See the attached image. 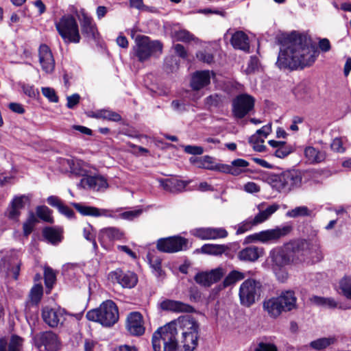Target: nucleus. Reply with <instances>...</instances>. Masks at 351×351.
Segmentation results:
<instances>
[{"label": "nucleus", "instance_id": "obj_1", "mask_svg": "<svg viewBox=\"0 0 351 351\" xmlns=\"http://www.w3.org/2000/svg\"><path fill=\"white\" fill-rule=\"evenodd\" d=\"M199 324L191 315H182L153 333L154 351H194L199 338Z\"/></svg>", "mask_w": 351, "mask_h": 351}, {"label": "nucleus", "instance_id": "obj_2", "mask_svg": "<svg viewBox=\"0 0 351 351\" xmlns=\"http://www.w3.org/2000/svg\"><path fill=\"white\" fill-rule=\"evenodd\" d=\"M284 38L276 62L278 67L291 70L303 69L315 61L317 51L306 34L293 32Z\"/></svg>", "mask_w": 351, "mask_h": 351}, {"label": "nucleus", "instance_id": "obj_3", "mask_svg": "<svg viewBox=\"0 0 351 351\" xmlns=\"http://www.w3.org/2000/svg\"><path fill=\"white\" fill-rule=\"evenodd\" d=\"M302 180L300 171L292 169L272 175L269 178V183L274 190L279 193H288L300 187L302 184Z\"/></svg>", "mask_w": 351, "mask_h": 351}, {"label": "nucleus", "instance_id": "obj_4", "mask_svg": "<svg viewBox=\"0 0 351 351\" xmlns=\"http://www.w3.org/2000/svg\"><path fill=\"white\" fill-rule=\"evenodd\" d=\"M86 318L97 322L104 326H111L119 319V311L116 304L112 300L104 302L99 308L87 312Z\"/></svg>", "mask_w": 351, "mask_h": 351}, {"label": "nucleus", "instance_id": "obj_5", "mask_svg": "<svg viewBox=\"0 0 351 351\" xmlns=\"http://www.w3.org/2000/svg\"><path fill=\"white\" fill-rule=\"evenodd\" d=\"M56 28L65 43H79L81 39L77 23L71 15H64L55 23Z\"/></svg>", "mask_w": 351, "mask_h": 351}, {"label": "nucleus", "instance_id": "obj_6", "mask_svg": "<svg viewBox=\"0 0 351 351\" xmlns=\"http://www.w3.org/2000/svg\"><path fill=\"white\" fill-rule=\"evenodd\" d=\"M134 56L140 62L147 60L154 53L162 51V44L158 40H151L148 36L138 35L135 38Z\"/></svg>", "mask_w": 351, "mask_h": 351}, {"label": "nucleus", "instance_id": "obj_7", "mask_svg": "<svg viewBox=\"0 0 351 351\" xmlns=\"http://www.w3.org/2000/svg\"><path fill=\"white\" fill-rule=\"evenodd\" d=\"M291 253L295 258V261H303L306 257L308 256L319 261L323 257L318 243L309 242L304 239L298 240L294 243Z\"/></svg>", "mask_w": 351, "mask_h": 351}, {"label": "nucleus", "instance_id": "obj_8", "mask_svg": "<svg viewBox=\"0 0 351 351\" xmlns=\"http://www.w3.org/2000/svg\"><path fill=\"white\" fill-rule=\"evenodd\" d=\"M262 284L253 278L245 280L240 286L239 295L241 304L250 306L261 295Z\"/></svg>", "mask_w": 351, "mask_h": 351}, {"label": "nucleus", "instance_id": "obj_9", "mask_svg": "<svg viewBox=\"0 0 351 351\" xmlns=\"http://www.w3.org/2000/svg\"><path fill=\"white\" fill-rule=\"evenodd\" d=\"M264 204L258 205L259 212L254 217H249L243 221L238 226L237 230V234H241L244 232L251 230L254 226L261 224L267 221L274 213H276L280 208L277 204H273L269 206L265 210H262Z\"/></svg>", "mask_w": 351, "mask_h": 351}, {"label": "nucleus", "instance_id": "obj_10", "mask_svg": "<svg viewBox=\"0 0 351 351\" xmlns=\"http://www.w3.org/2000/svg\"><path fill=\"white\" fill-rule=\"evenodd\" d=\"M291 230V227L289 226L276 227L274 229L263 230L259 232L250 234L246 237V241L248 243L258 241L263 243H276L280 238L287 235Z\"/></svg>", "mask_w": 351, "mask_h": 351}, {"label": "nucleus", "instance_id": "obj_11", "mask_svg": "<svg viewBox=\"0 0 351 351\" xmlns=\"http://www.w3.org/2000/svg\"><path fill=\"white\" fill-rule=\"evenodd\" d=\"M21 261L19 252L12 250L2 252L0 260V271L7 276L12 275L15 280L19 276Z\"/></svg>", "mask_w": 351, "mask_h": 351}, {"label": "nucleus", "instance_id": "obj_12", "mask_svg": "<svg viewBox=\"0 0 351 351\" xmlns=\"http://www.w3.org/2000/svg\"><path fill=\"white\" fill-rule=\"evenodd\" d=\"M255 99L250 95L243 93L232 101V114L235 119H241L254 110Z\"/></svg>", "mask_w": 351, "mask_h": 351}, {"label": "nucleus", "instance_id": "obj_13", "mask_svg": "<svg viewBox=\"0 0 351 351\" xmlns=\"http://www.w3.org/2000/svg\"><path fill=\"white\" fill-rule=\"evenodd\" d=\"M33 341L40 351H57L61 346L57 335L52 331L39 332L34 337Z\"/></svg>", "mask_w": 351, "mask_h": 351}, {"label": "nucleus", "instance_id": "obj_14", "mask_svg": "<svg viewBox=\"0 0 351 351\" xmlns=\"http://www.w3.org/2000/svg\"><path fill=\"white\" fill-rule=\"evenodd\" d=\"M188 241L180 236L160 239L157 241V249L162 252L174 253L187 248Z\"/></svg>", "mask_w": 351, "mask_h": 351}, {"label": "nucleus", "instance_id": "obj_15", "mask_svg": "<svg viewBox=\"0 0 351 351\" xmlns=\"http://www.w3.org/2000/svg\"><path fill=\"white\" fill-rule=\"evenodd\" d=\"M66 313L61 308H51L45 306L42 310V317L44 322L50 327L55 328L63 324L66 319Z\"/></svg>", "mask_w": 351, "mask_h": 351}, {"label": "nucleus", "instance_id": "obj_16", "mask_svg": "<svg viewBox=\"0 0 351 351\" xmlns=\"http://www.w3.org/2000/svg\"><path fill=\"white\" fill-rule=\"evenodd\" d=\"M109 278L112 282L119 283L123 288H132L138 281L136 274L131 271L124 272L121 269H116L109 274Z\"/></svg>", "mask_w": 351, "mask_h": 351}, {"label": "nucleus", "instance_id": "obj_17", "mask_svg": "<svg viewBox=\"0 0 351 351\" xmlns=\"http://www.w3.org/2000/svg\"><path fill=\"white\" fill-rule=\"evenodd\" d=\"M78 19L82 34L88 40H96L99 33L93 19L84 10L81 12Z\"/></svg>", "mask_w": 351, "mask_h": 351}, {"label": "nucleus", "instance_id": "obj_18", "mask_svg": "<svg viewBox=\"0 0 351 351\" xmlns=\"http://www.w3.org/2000/svg\"><path fill=\"white\" fill-rule=\"evenodd\" d=\"M29 201V198L27 195L14 196L6 209L5 216L10 220L17 221L21 210L25 208V202Z\"/></svg>", "mask_w": 351, "mask_h": 351}, {"label": "nucleus", "instance_id": "obj_19", "mask_svg": "<svg viewBox=\"0 0 351 351\" xmlns=\"http://www.w3.org/2000/svg\"><path fill=\"white\" fill-rule=\"evenodd\" d=\"M73 206L84 216H92L95 217L104 216L106 217L114 218L116 217L115 213L119 211V209L108 210L98 208L94 206H84L78 203H73Z\"/></svg>", "mask_w": 351, "mask_h": 351}, {"label": "nucleus", "instance_id": "obj_20", "mask_svg": "<svg viewBox=\"0 0 351 351\" xmlns=\"http://www.w3.org/2000/svg\"><path fill=\"white\" fill-rule=\"evenodd\" d=\"M225 271L222 267H217L210 271L199 272L195 276L197 283L204 286L210 287L211 285L218 282L224 276Z\"/></svg>", "mask_w": 351, "mask_h": 351}, {"label": "nucleus", "instance_id": "obj_21", "mask_svg": "<svg viewBox=\"0 0 351 351\" xmlns=\"http://www.w3.org/2000/svg\"><path fill=\"white\" fill-rule=\"evenodd\" d=\"M38 58L43 71L46 73H51L54 71L56 64L51 50L47 45H40Z\"/></svg>", "mask_w": 351, "mask_h": 351}, {"label": "nucleus", "instance_id": "obj_22", "mask_svg": "<svg viewBox=\"0 0 351 351\" xmlns=\"http://www.w3.org/2000/svg\"><path fill=\"white\" fill-rule=\"evenodd\" d=\"M77 186L84 189L100 191L106 189L108 187V184L104 177L94 176L82 178Z\"/></svg>", "mask_w": 351, "mask_h": 351}, {"label": "nucleus", "instance_id": "obj_23", "mask_svg": "<svg viewBox=\"0 0 351 351\" xmlns=\"http://www.w3.org/2000/svg\"><path fill=\"white\" fill-rule=\"evenodd\" d=\"M126 328L134 336H141L145 332L142 315L138 312H132L127 317Z\"/></svg>", "mask_w": 351, "mask_h": 351}, {"label": "nucleus", "instance_id": "obj_24", "mask_svg": "<svg viewBox=\"0 0 351 351\" xmlns=\"http://www.w3.org/2000/svg\"><path fill=\"white\" fill-rule=\"evenodd\" d=\"M160 307L163 311H172L176 313H193L195 308L186 303L178 300L166 299L160 303Z\"/></svg>", "mask_w": 351, "mask_h": 351}, {"label": "nucleus", "instance_id": "obj_25", "mask_svg": "<svg viewBox=\"0 0 351 351\" xmlns=\"http://www.w3.org/2000/svg\"><path fill=\"white\" fill-rule=\"evenodd\" d=\"M273 269L281 268L295 261V258L291 252L279 250L272 254Z\"/></svg>", "mask_w": 351, "mask_h": 351}, {"label": "nucleus", "instance_id": "obj_26", "mask_svg": "<svg viewBox=\"0 0 351 351\" xmlns=\"http://www.w3.org/2000/svg\"><path fill=\"white\" fill-rule=\"evenodd\" d=\"M210 82V73L209 71H196L192 75L191 86L193 90H198L208 85Z\"/></svg>", "mask_w": 351, "mask_h": 351}, {"label": "nucleus", "instance_id": "obj_27", "mask_svg": "<svg viewBox=\"0 0 351 351\" xmlns=\"http://www.w3.org/2000/svg\"><path fill=\"white\" fill-rule=\"evenodd\" d=\"M230 43L234 49L248 51L250 42L247 35L243 31H237L231 36Z\"/></svg>", "mask_w": 351, "mask_h": 351}, {"label": "nucleus", "instance_id": "obj_28", "mask_svg": "<svg viewBox=\"0 0 351 351\" xmlns=\"http://www.w3.org/2000/svg\"><path fill=\"white\" fill-rule=\"evenodd\" d=\"M263 308L268 315L274 318L278 317L285 311L278 297L271 298L263 302Z\"/></svg>", "mask_w": 351, "mask_h": 351}, {"label": "nucleus", "instance_id": "obj_29", "mask_svg": "<svg viewBox=\"0 0 351 351\" xmlns=\"http://www.w3.org/2000/svg\"><path fill=\"white\" fill-rule=\"evenodd\" d=\"M262 249L256 246H250L241 250L238 254L241 261L254 262L261 256Z\"/></svg>", "mask_w": 351, "mask_h": 351}, {"label": "nucleus", "instance_id": "obj_30", "mask_svg": "<svg viewBox=\"0 0 351 351\" xmlns=\"http://www.w3.org/2000/svg\"><path fill=\"white\" fill-rule=\"evenodd\" d=\"M160 184L165 191L176 193L184 191L188 182L176 178H171L162 181Z\"/></svg>", "mask_w": 351, "mask_h": 351}, {"label": "nucleus", "instance_id": "obj_31", "mask_svg": "<svg viewBox=\"0 0 351 351\" xmlns=\"http://www.w3.org/2000/svg\"><path fill=\"white\" fill-rule=\"evenodd\" d=\"M278 298L285 311H290L296 308L297 298L293 291H282Z\"/></svg>", "mask_w": 351, "mask_h": 351}, {"label": "nucleus", "instance_id": "obj_32", "mask_svg": "<svg viewBox=\"0 0 351 351\" xmlns=\"http://www.w3.org/2000/svg\"><path fill=\"white\" fill-rule=\"evenodd\" d=\"M304 153L306 161L311 164L319 163L326 159L325 152L315 149L313 147L309 146L306 147Z\"/></svg>", "mask_w": 351, "mask_h": 351}, {"label": "nucleus", "instance_id": "obj_33", "mask_svg": "<svg viewBox=\"0 0 351 351\" xmlns=\"http://www.w3.org/2000/svg\"><path fill=\"white\" fill-rule=\"evenodd\" d=\"M23 343V339L17 335L11 337L8 351H21ZM6 340L4 338H0V351H6Z\"/></svg>", "mask_w": 351, "mask_h": 351}, {"label": "nucleus", "instance_id": "obj_34", "mask_svg": "<svg viewBox=\"0 0 351 351\" xmlns=\"http://www.w3.org/2000/svg\"><path fill=\"white\" fill-rule=\"evenodd\" d=\"M191 163L195 165L198 168L213 170L215 162L213 158L210 156H204L202 157H191Z\"/></svg>", "mask_w": 351, "mask_h": 351}, {"label": "nucleus", "instance_id": "obj_35", "mask_svg": "<svg viewBox=\"0 0 351 351\" xmlns=\"http://www.w3.org/2000/svg\"><path fill=\"white\" fill-rule=\"evenodd\" d=\"M313 210L306 206H297L286 213V216L289 218L312 217Z\"/></svg>", "mask_w": 351, "mask_h": 351}, {"label": "nucleus", "instance_id": "obj_36", "mask_svg": "<svg viewBox=\"0 0 351 351\" xmlns=\"http://www.w3.org/2000/svg\"><path fill=\"white\" fill-rule=\"evenodd\" d=\"M246 277V274L237 270H232L224 278L223 285L227 287L235 284L237 282L243 280Z\"/></svg>", "mask_w": 351, "mask_h": 351}, {"label": "nucleus", "instance_id": "obj_37", "mask_svg": "<svg viewBox=\"0 0 351 351\" xmlns=\"http://www.w3.org/2000/svg\"><path fill=\"white\" fill-rule=\"evenodd\" d=\"M102 237H106L110 241L121 240L123 237V232L117 228L108 227L101 230Z\"/></svg>", "mask_w": 351, "mask_h": 351}, {"label": "nucleus", "instance_id": "obj_38", "mask_svg": "<svg viewBox=\"0 0 351 351\" xmlns=\"http://www.w3.org/2000/svg\"><path fill=\"white\" fill-rule=\"evenodd\" d=\"M226 250L227 247L226 245L218 244H204L201 247L202 253L211 255L222 254Z\"/></svg>", "mask_w": 351, "mask_h": 351}, {"label": "nucleus", "instance_id": "obj_39", "mask_svg": "<svg viewBox=\"0 0 351 351\" xmlns=\"http://www.w3.org/2000/svg\"><path fill=\"white\" fill-rule=\"evenodd\" d=\"M339 289L345 298L351 300V276H345L339 280Z\"/></svg>", "mask_w": 351, "mask_h": 351}, {"label": "nucleus", "instance_id": "obj_40", "mask_svg": "<svg viewBox=\"0 0 351 351\" xmlns=\"http://www.w3.org/2000/svg\"><path fill=\"white\" fill-rule=\"evenodd\" d=\"M38 219L33 212H29L26 221L23 224V231L25 237H28L33 231Z\"/></svg>", "mask_w": 351, "mask_h": 351}, {"label": "nucleus", "instance_id": "obj_41", "mask_svg": "<svg viewBox=\"0 0 351 351\" xmlns=\"http://www.w3.org/2000/svg\"><path fill=\"white\" fill-rule=\"evenodd\" d=\"M44 237L50 243L56 244L61 241L60 232L53 228H46L43 231Z\"/></svg>", "mask_w": 351, "mask_h": 351}, {"label": "nucleus", "instance_id": "obj_42", "mask_svg": "<svg viewBox=\"0 0 351 351\" xmlns=\"http://www.w3.org/2000/svg\"><path fill=\"white\" fill-rule=\"evenodd\" d=\"M334 341H335V338L324 337V338H320V339H318L311 341L310 343V346L316 350H323V349L328 347L330 345L334 343Z\"/></svg>", "mask_w": 351, "mask_h": 351}, {"label": "nucleus", "instance_id": "obj_43", "mask_svg": "<svg viewBox=\"0 0 351 351\" xmlns=\"http://www.w3.org/2000/svg\"><path fill=\"white\" fill-rule=\"evenodd\" d=\"M311 301L317 305L328 307V308H336L337 307V303L336 301L331 298H324L319 296H313L311 298Z\"/></svg>", "mask_w": 351, "mask_h": 351}, {"label": "nucleus", "instance_id": "obj_44", "mask_svg": "<svg viewBox=\"0 0 351 351\" xmlns=\"http://www.w3.org/2000/svg\"><path fill=\"white\" fill-rule=\"evenodd\" d=\"M43 289L40 284L35 285L31 289L29 293L30 302L33 304L37 305L43 296Z\"/></svg>", "mask_w": 351, "mask_h": 351}, {"label": "nucleus", "instance_id": "obj_45", "mask_svg": "<svg viewBox=\"0 0 351 351\" xmlns=\"http://www.w3.org/2000/svg\"><path fill=\"white\" fill-rule=\"evenodd\" d=\"M37 216L42 220L53 223V219L51 216V210L46 206H40L36 208Z\"/></svg>", "mask_w": 351, "mask_h": 351}, {"label": "nucleus", "instance_id": "obj_46", "mask_svg": "<svg viewBox=\"0 0 351 351\" xmlns=\"http://www.w3.org/2000/svg\"><path fill=\"white\" fill-rule=\"evenodd\" d=\"M173 36L176 40L185 43L194 40L195 38L193 34L186 29L175 31Z\"/></svg>", "mask_w": 351, "mask_h": 351}, {"label": "nucleus", "instance_id": "obj_47", "mask_svg": "<svg viewBox=\"0 0 351 351\" xmlns=\"http://www.w3.org/2000/svg\"><path fill=\"white\" fill-rule=\"evenodd\" d=\"M264 142L265 139L258 135L253 134L249 138V143L252 145L253 149L259 152H262L265 149Z\"/></svg>", "mask_w": 351, "mask_h": 351}, {"label": "nucleus", "instance_id": "obj_48", "mask_svg": "<svg viewBox=\"0 0 351 351\" xmlns=\"http://www.w3.org/2000/svg\"><path fill=\"white\" fill-rule=\"evenodd\" d=\"M212 171H217L222 173H230L232 176L240 175V171L237 170L235 167H231V165L219 163H215Z\"/></svg>", "mask_w": 351, "mask_h": 351}, {"label": "nucleus", "instance_id": "obj_49", "mask_svg": "<svg viewBox=\"0 0 351 351\" xmlns=\"http://www.w3.org/2000/svg\"><path fill=\"white\" fill-rule=\"evenodd\" d=\"M44 277L45 286L50 290L56 282V274L51 268L47 267L45 268Z\"/></svg>", "mask_w": 351, "mask_h": 351}, {"label": "nucleus", "instance_id": "obj_50", "mask_svg": "<svg viewBox=\"0 0 351 351\" xmlns=\"http://www.w3.org/2000/svg\"><path fill=\"white\" fill-rule=\"evenodd\" d=\"M83 235L86 240L92 242L93 247L96 249L97 245L95 241V232L91 225L86 224L83 228Z\"/></svg>", "mask_w": 351, "mask_h": 351}, {"label": "nucleus", "instance_id": "obj_51", "mask_svg": "<svg viewBox=\"0 0 351 351\" xmlns=\"http://www.w3.org/2000/svg\"><path fill=\"white\" fill-rule=\"evenodd\" d=\"M151 267L154 269L158 276H161V259L152 255L150 252L147 254Z\"/></svg>", "mask_w": 351, "mask_h": 351}, {"label": "nucleus", "instance_id": "obj_52", "mask_svg": "<svg viewBox=\"0 0 351 351\" xmlns=\"http://www.w3.org/2000/svg\"><path fill=\"white\" fill-rule=\"evenodd\" d=\"M228 232L223 228H210V239L226 238Z\"/></svg>", "mask_w": 351, "mask_h": 351}, {"label": "nucleus", "instance_id": "obj_53", "mask_svg": "<svg viewBox=\"0 0 351 351\" xmlns=\"http://www.w3.org/2000/svg\"><path fill=\"white\" fill-rule=\"evenodd\" d=\"M254 351H278V349L273 343L261 341Z\"/></svg>", "mask_w": 351, "mask_h": 351}, {"label": "nucleus", "instance_id": "obj_54", "mask_svg": "<svg viewBox=\"0 0 351 351\" xmlns=\"http://www.w3.org/2000/svg\"><path fill=\"white\" fill-rule=\"evenodd\" d=\"M193 234L202 240H210V228H200L193 230Z\"/></svg>", "mask_w": 351, "mask_h": 351}, {"label": "nucleus", "instance_id": "obj_55", "mask_svg": "<svg viewBox=\"0 0 351 351\" xmlns=\"http://www.w3.org/2000/svg\"><path fill=\"white\" fill-rule=\"evenodd\" d=\"M43 95L47 97L49 101L57 103L58 101V97L53 88L49 87L42 88Z\"/></svg>", "mask_w": 351, "mask_h": 351}, {"label": "nucleus", "instance_id": "obj_56", "mask_svg": "<svg viewBox=\"0 0 351 351\" xmlns=\"http://www.w3.org/2000/svg\"><path fill=\"white\" fill-rule=\"evenodd\" d=\"M142 209H136L121 213L119 215V217L123 219L133 220L134 219L138 217L142 214Z\"/></svg>", "mask_w": 351, "mask_h": 351}, {"label": "nucleus", "instance_id": "obj_57", "mask_svg": "<svg viewBox=\"0 0 351 351\" xmlns=\"http://www.w3.org/2000/svg\"><path fill=\"white\" fill-rule=\"evenodd\" d=\"M196 56L199 60L208 64L213 62L214 59L213 54L206 51H198Z\"/></svg>", "mask_w": 351, "mask_h": 351}, {"label": "nucleus", "instance_id": "obj_58", "mask_svg": "<svg viewBox=\"0 0 351 351\" xmlns=\"http://www.w3.org/2000/svg\"><path fill=\"white\" fill-rule=\"evenodd\" d=\"M103 119L118 122L121 120V117L120 114L115 112L108 110H103Z\"/></svg>", "mask_w": 351, "mask_h": 351}, {"label": "nucleus", "instance_id": "obj_59", "mask_svg": "<svg viewBox=\"0 0 351 351\" xmlns=\"http://www.w3.org/2000/svg\"><path fill=\"white\" fill-rule=\"evenodd\" d=\"M184 151L191 155H201L204 153V148L197 145H186L184 147Z\"/></svg>", "mask_w": 351, "mask_h": 351}, {"label": "nucleus", "instance_id": "obj_60", "mask_svg": "<svg viewBox=\"0 0 351 351\" xmlns=\"http://www.w3.org/2000/svg\"><path fill=\"white\" fill-rule=\"evenodd\" d=\"M66 100V107L69 109H73L79 104L80 95L77 93H74L70 96H67Z\"/></svg>", "mask_w": 351, "mask_h": 351}, {"label": "nucleus", "instance_id": "obj_61", "mask_svg": "<svg viewBox=\"0 0 351 351\" xmlns=\"http://www.w3.org/2000/svg\"><path fill=\"white\" fill-rule=\"evenodd\" d=\"M230 165L231 167H235L237 170L239 171L241 174L244 171L242 168L247 167L249 166V162L244 159L238 158L232 161Z\"/></svg>", "mask_w": 351, "mask_h": 351}, {"label": "nucleus", "instance_id": "obj_62", "mask_svg": "<svg viewBox=\"0 0 351 351\" xmlns=\"http://www.w3.org/2000/svg\"><path fill=\"white\" fill-rule=\"evenodd\" d=\"M243 190L248 193H256L261 191V187L254 182H248L244 184Z\"/></svg>", "mask_w": 351, "mask_h": 351}, {"label": "nucleus", "instance_id": "obj_63", "mask_svg": "<svg viewBox=\"0 0 351 351\" xmlns=\"http://www.w3.org/2000/svg\"><path fill=\"white\" fill-rule=\"evenodd\" d=\"M271 132V124L269 123L263 126L261 129L258 130L254 134V135H258L259 136H262L263 138L265 139Z\"/></svg>", "mask_w": 351, "mask_h": 351}, {"label": "nucleus", "instance_id": "obj_64", "mask_svg": "<svg viewBox=\"0 0 351 351\" xmlns=\"http://www.w3.org/2000/svg\"><path fill=\"white\" fill-rule=\"evenodd\" d=\"M273 270L279 281L285 282L287 279L288 273L283 267L278 269L274 267Z\"/></svg>", "mask_w": 351, "mask_h": 351}]
</instances>
